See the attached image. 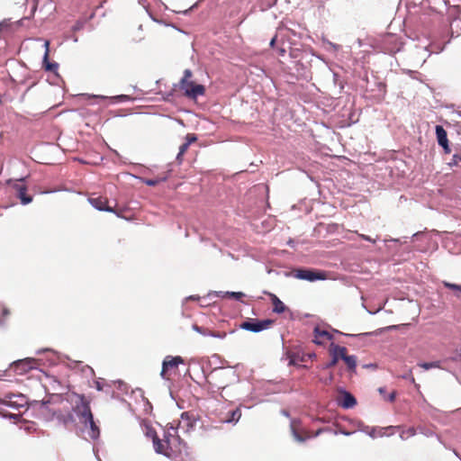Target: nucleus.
<instances>
[{
  "instance_id": "obj_1",
  "label": "nucleus",
  "mask_w": 461,
  "mask_h": 461,
  "mask_svg": "<svg viewBox=\"0 0 461 461\" xmlns=\"http://www.w3.org/2000/svg\"><path fill=\"white\" fill-rule=\"evenodd\" d=\"M40 412L50 420H57L64 426L74 422V416L67 406V402L59 396L51 397L50 400L41 403Z\"/></svg>"
},
{
  "instance_id": "obj_2",
  "label": "nucleus",
  "mask_w": 461,
  "mask_h": 461,
  "mask_svg": "<svg viewBox=\"0 0 461 461\" xmlns=\"http://www.w3.org/2000/svg\"><path fill=\"white\" fill-rule=\"evenodd\" d=\"M193 73L190 69L184 71V76L178 83L179 90L189 99H196L205 94V87L192 80Z\"/></svg>"
},
{
  "instance_id": "obj_3",
  "label": "nucleus",
  "mask_w": 461,
  "mask_h": 461,
  "mask_svg": "<svg viewBox=\"0 0 461 461\" xmlns=\"http://www.w3.org/2000/svg\"><path fill=\"white\" fill-rule=\"evenodd\" d=\"M75 396L77 400L75 401L73 411L78 417L80 422L86 419H91L93 413L90 408V401L83 394L75 393Z\"/></svg>"
},
{
  "instance_id": "obj_4",
  "label": "nucleus",
  "mask_w": 461,
  "mask_h": 461,
  "mask_svg": "<svg viewBox=\"0 0 461 461\" xmlns=\"http://www.w3.org/2000/svg\"><path fill=\"white\" fill-rule=\"evenodd\" d=\"M39 362L36 358L26 357L14 361L9 366V372L14 375H23L32 369L37 368Z\"/></svg>"
},
{
  "instance_id": "obj_5",
  "label": "nucleus",
  "mask_w": 461,
  "mask_h": 461,
  "mask_svg": "<svg viewBox=\"0 0 461 461\" xmlns=\"http://www.w3.org/2000/svg\"><path fill=\"white\" fill-rule=\"evenodd\" d=\"M291 275L294 278L307 280L310 282L327 279V273L325 271L311 268H296L291 272Z\"/></svg>"
},
{
  "instance_id": "obj_6",
  "label": "nucleus",
  "mask_w": 461,
  "mask_h": 461,
  "mask_svg": "<svg viewBox=\"0 0 461 461\" xmlns=\"http://www.w3.org/2000/svg\"><path fill=\"white\" fill-rule=\"evenodd\" d=\"M183 363L184 359L179 356H167L162 363L161 377L169 380L172 375H176L178 366Z\"/></svg>"
},
{
  "instance_id": "obj_7",
  "label": "nucleus",
  "mask_w": 461,
  "mask_h": 461,
  "mask_svg": "<svg viewBox=\"0 0 461 461\" xmlns=\"http://www.w3.org/2000/svg\"><path fill=\"white\" fill-rule=\"evenodd\" d=\"M273 323H274V321L270 320V319H266V320H261V321L256 320V319H251V320L243 321L240 325V328L242 330L252 331V332H259V331H262L264 330L270 328L273 325Z\"/></svg>"
},
{
  "instance_id": "obj_8",
  "label": "nucleus",
  "mask_w": 461,
  "mask_h": 461,
  "mask_svg": "<svg viewBox=\"0 0 461 461\" xmlns=\"http://www.w3.org/2000/svg\"><path fill=\"white\" fill-rule=\"evenodd\" d=\"M10 192L19 198L21 202H32V196L27 194V186L23 179L15 180L9 183Z\"/></svg>"
},
{
  "instance_id": "obj_9",
  "label": "nucleus",
  "mask_w": 461,
  "mask_h": 461,
  "mask_svg": "<svg viewBox=\"0 0 461 461\" xmlns=\"http://www.w3.org/2000/svg\"><path fill=\"white\" fill-rule=\"evenodd\" d=\"M95 207L99 211H106L114 212L119 217L128 219L130 217L126 203H114L113 206H110L109 203H94Z\"/></svg>"
},
{
  "instance_id": "obj_10",
  "label": "nucleus",
  "mask_w": 461,
  "mask_h": 461,
  "mask_svg": "<svg viewBox=\"0 0 461 461\" xmlns=\"http://www.w3.org/2000/svg\"><path fill=\"white\" fill-rule=\"evenodd\" d=\"M151 432H152V441H153V446H154L155 451L158 454H163L167 456H170V453H169L170 441H169V439L166 438V439L160 440L158 438L156 431H151Z\"/></svg>"
},
{
  "instance_id": "obj_11",
  "label": "nucleus",
  "mask_w": 461,
  "mask_h": 461,
  "mask_svg": "<svg viewBox=\"0 0 461 461\" xmlns=\"http://www.w3.org/2000/svg\"><path fill=\"white\" fill-rule=\"evenodd\" d=\"M435 130L438 145L443 148L446 154H449L451 152V149L449 147L446 130L441 125H437Z\"/></svg>"
},
{
  "instance_id": "obj_12",
  "label": "nucleus",
  "mask_w": 461,
  "mask_h": 461,
  "mask_svg": "<svg viewBox=\"0 0 461 461\" xmlns=\"http://www.w3.org/2000/svg\"><path fill=\"white\" fill-rule=\"evenodd\" d=\"M313 334H314L313 342L320 346L325 345L326 342L331 340L333 338L332 335L329 331H327L325 330H321L319 327H316L314 329Z\"/></svg>"
},
{
  "instance_id": "obj_13",
  "label": "nucleus",
  "mask_w": 461,
  "mask_h": 461,
  "mask_svg": "<svg viewBox=\"0 0 461 461\" xmlns=\"http://www.w3.org/2000/svg\"><path fill=\"white\" fill-rule=\"evenodd\" d=\"M339 404L343 408H353L357 404L356 398L348 392L343 391L340 398L338 400Z\"/></svg>"
},
{
  "instance_id": "obj_14",
  "label": "nucleus",
  "mask_w": 461,
  "mask_h": 461,
  "mask_svg": "<svg viewBox=\"0 0 461 461\" xmlns=\"http://www.w3.org/2000/svg\"><path fill=\"white\" fill-rule=\"evenodd\" d=\"M81 423L84 424L86 427L89 426L88 436L92 439H96L99 438L100 429H99V427L95 422L93 415H92L91 419H86L84 421H82Z\"/></svg>"
},
{
  "instance_id": "obj_15",
  "label": "nucleus",
  "mask_w": 461,
  "mask_h": 461,
  "mask_svg": "<svg viewBox=\"0 0 461 461\" xmlns=\"http://www.w3.org/2000/svg\"><path fill=\"white\" fill-rule=\"evenodd\" d=\"M241 417V411L240 408L229 411L224 417L221 418L222 422L231 423L238 422Z\"/></svg>"
},
{
  "instance_id": "obj_16",
  "label": "nucleus",
  "mask_w": 461,
  "mask_h": 461,
  "mask_svg": "<svg viewBox=\"0 0 461 461\" xmlns=\"http://www.w3.org/2000/svg\"><path fill=\"white\" fill-rule=\"evenodd\" d=\"M267 294L274 305L273 311L276 313H283L286 309L284 303L276 294L271 293H267Z\"/></svg>"
},
{
  "instance_id": "obj_17",
  "label": "nucleus",
  "mask_w": 461,
  "mask_h": 461,
  "mask_svg": "<svg viewBox=\"0 0 461 461\" xmlns=\"http://www.w3.org/2000/svg\"><path fill=\"white\" fill-rule=\"evenodd\" d=\"M331 353L332 355H335L338 359L341 358L344 360V358L348 356V349L346 347L332 344Z\"/></svg>"
},
{
  "instance_id": "obj_18",
  "label": "nucleus",
  "mask_w": 461,
  "mask_h": 461,
  "mask_svg": "<svg viewBox=\"0 0 461 461\" xmlns=\"http://www.w3.org/2000/svg\"><path fill=\"white\" fill-rule=\"evenodd\" d=\"M46 46V51L44 55V68L47 71L54 72L58 68L57 63H50L48 62V57H49V41L45 42Z\"/></svg>"
},
{
  "instance_id": "obj_19",
  "label": "nucleus",
  "mask_w": 461,
  "mask_h": 461,
  "mask_svg": "<svg viewBox=\"0 0 461 461\" xmlns=\"http://www.w3.org/2000/svg\"><path fill=\"white\" fill-rule=\"evenodd\" d=\"M287 358L289 359L290 366H297L299 362L304 361L303 357H300L298 353L288 351L286 353Z\"/></svg>"
},
{
  "instance_id": "obj_20",
  "label": "nucleus",
  "mask_w": 461,
  "mask_h": 461,
  "mask_svg": "<svg viewBox=\"0 0 461 461\" xmlns=\"http://www.w3.org/2000/svg\"><path fill=\"white\" fill-rule=\"evenodd\" d=\"M166 180H167V176H158L155 178H143L142 182L144 184H146L147 185L155 186V185H158L159 183L164 182Z\"/></svg>"
},
{
  "instance_id": "obj_21",
  "label": "nucleus",
  "mask_w": 461,
  "mask_h": 461,
  "mask_svg": "<svg viewBox=\"0 0 461 461\" xmlns=\"http://www.w3.org/2000/svg\"><path fill=\"white\" fill-rule=\"evenodd\" d=\"M344 362L346 363L348 368L349 371L351 372H355L356 371V367H357V357L355 356H347L345 358H344Z\"/></svg>"
},
{
  "instance_id": "obj_22",
  "label": "nucleus",
  "mask_w": 461,
  "mask_h": 461,
  "mask_svg": "<svg viewBox=\"0 0 461 461\" xmlns=\"http://www.w3.org/2000/svg\"><path fill=\"white\" fill-rule=\"evenodd\" d=\"M378 392L379 393L383 396V398L385 400V401H388L390 402H394L395 400V396H396V392L395 391H393L390 394L387 395V393L385 391V388L384 387H380L378 389Z\"/></svg>"
},
{
  "instance_id": "obj_23",
  "label": "nucleus",
  "mask_w": 461,
  "mask_h": 461,
  "mask_svg": "<svg viewBox=\"0 0 461 461\" xmlns=\"http://www.w3.org/2000/svg\"><path fill=\"white\" fill-rule=\"evenodd\" d=\"M416 433V430L414 428L411 427L409 428L408 429L406 430H402V433L400 434V438L402 439H407L412 436H414Z\"/></svg>"
},
{
  "instance_id": "obj_24",
  "label": "nucleus",
  "mask_w": 461,
  "mask_h": 461,
  "mask_svg": "<svg viewBox=\"0 0 461 461\" xmlns=\"http://www.w3.org/2000/svg\"><path fill=\"white\" fill-rule=\"evenodd\" d=\"M398 427L394 426H389L386 428H382L379 429V436H384V435H393L394 432L393 430L397 429Z\"/></svg>"
},
{
  "instance_id": "obj_25",
  "label": "nucleus",
  "mask_w": 461,
  "mask_h": 461,
  "mask_svg": "<svg viewBox=\"0 0 461 461\" xmlns=\"http://www.w3.org/2000/svg\"><path fill=\"white\" fill-rule=\"evenodd\" d=\"M226 296L230 298H233L238 301H242V298L245 297V294L241 292H227Z\"/></svg>"
},
{
  "instance_id": "obj_26",
  "label": "nucleus",
  "mask_w": 461,
  "mask_h": 461,
  "mask_svg": "<svg viewBox=\"0 0 461 461\" xmlns=\"http://www.w3.org/2000/svg\"><path fill=\"white\" fill-rule=\"evenodd\" d=\"M5 398L8 400H5V402H8L10 405H23V403L12 400L13 398H19L20 400L23 401V399L21 395H6Z\"/></svg>"
},
{
  "instance_id": "obj_27",
  "label": "nucleus",
  "mask_w": 461,
  "mask_h": 461,
  "mask_svg": "<svg viewBox=\"0 0 461 461\" xmlns=\"http://www.w3.org/2000/svg\"><path fill=\"white\" fill-rule=\"evenodd\" d=\"M189 149V145L188 143H185L184 142L180 147H179V152L176 156V159L177 160H182V157L184 156V154L187 151V149Z\"/></svg>"
},
{
  "instance_id": "obj_28",
  "label": "nucleus",
  "mask_w": 461,
  "mask_h": 461,
  "mask_svg": "<svg viewBox=\"0 0 461 461\" xmlns=\"http://www.w3.org/2000/svg\"><path fill=\"white\" fill-rule=\"evenodd\" d=\"M419 366L422 367L425 370H428L433 367H438V364L437 362L420 363Z\"/></svg>"
},
{
  "instance_id": "obj_29",
  "label": "nucleus",
  "mask_w": 461,
  "mask_h": 461,
  "mask_svg": "<svg viewBox=\"0 0 461 461\" xmlns=\"http://www.w3.org/2000/svg\"><path fill=\"white\" fill-rule=\"evenodd\" d=\"M443 285L447 288H449V289H452V290L461 291V285H459L452 284V283H449V282H447V281H444Z\"/></svg>"
},
{
  "instance_id": "obj_30",
  "label": "nucleus",
  "mask_w": 461,
  "mask_h": 461,
  "mask_svg": "<svg viewBox=\"0 0 461 461\" xmlns=\"http://www.w3.org/2000/svg\"><path fill=\"white\" fill-rule=\"evenodd\" d=\"M197 140V138L195 136V134L194 133H188L185 137V143H188V145L190 146L192 143L195 142Z\"/></svg>"
},
{
  "instance_id": "obj_31",
  "label": "nucleus",
  "mask_w": 461,
  "mask_h": 461,
  "mask_svg": "<svg viewBox=\"0 0 461 461\" xmlns=\"http://www.w3.org/2000/svg\"><path fill=\"white\" fill-rule=\"evenodd\" d=\"M461 163V155L455 154L452 158V161L449 163L450 166H458Z\"/></svg>"
},
{
  "instance_id": "obj_32",
  "label": "nucleus",
  "mask_w": 461,
  "mask_h": 461,
  "mask_svg": "<svg viewBox=\"0 0 461 461\" xmlns=\"http://www.w3.org/2000/svg\"><path fill=\"white\" fill-rule=\"evenodd\" d=\"M112 99H115L118 101H128V100H130V96L126 95H120L112 97Z\"/></svg>"
},
{
  "instance_id": "obj_33",
  "label": "nucleus",
  "mask_w": 461,
  "mask_h": 461,
  "mask_svg": "<svg viewBox=\"0 0 461 461\" xmlns=\"http://www.w3.org/2000/svg\"><path fill=\"white\" fill-rule=\"evenodd\" d=\"M402 377L405 379H410L411 382L413 383L417 387L419 386V384H417L415 382V378L413 377L411 371H410L409 374L403 375Z\"/></svg>"
},
{
  "instance_id": "obj_34",
  "label": "nucleus",
  "mask_w": 461,
  "mask_h": 461,
  "mask_svg": "<svg viewBox=\"0 0 461 461\" xmlns=\"http://www.w3.org/2000/svg\"><path fill=\"white\" fill-rule=\"evenodd\" d=\"M181 419H182V421L186 420L187 421V425L190 424V417H189V413L188 412L182 413Z\"/></svg>"
},
{
  "instance_id": "obj_35",
  "label": "nucleus",
  "mask_w": 461,
  "mask_h": 461,
  "mask_svg": "<svg viewBox=\"0 0 461 461\" xmlns=\"http://www.w3.org/2000/svg\"><path fill=\"white\" fill-rule=\"evenodd\" d=\"M359 236H360V238H361L362 240H367V241H370V242H372V243H375V241H376V240H374V239H372L371 237L366 236V235H365V234H360Z\"/></svg>"
},
{
  "instance_id": "obj_36",
  "label": "nucleus",
  "mask_w": 461,
  "mask_h": 461,
  "mask_svg": "<svg viewBox=\"0 0 461 461\" xmlns=\"http://www.w3.org/2000/svg\"><path fill=\"white\" fill-rule=\"evenodd\" d=\"M83 25H84V22H82V21H77V22L76 23V24L74 25V30H75V31L80 30V29H82Z\"/></svg>"
},
{
  "instance_id": "obj_37",
  "label": "nucleus",
  "mask_w": 461,
  "mask_h": 461,
  "mask_svg": "<svg viewBox=\"0 0 461 461\" xmlns=\"http://www.w3.org/2000/svg\"><path fill=\"white\" fill-rule=\"evenodd\" d=\"M211 335H212V336H213V337H217V338H220V339H223V338H225L226 333H225V332H222V333H220V332H217V333H216V332H212Z\"/></svg>"
},
{
  "instance_id": "obj_38",
  "label": "nucleus",
  "mask_w": 461,
  "mask_h": 461,
  "mask_svg": "<svg viewBox=\"0 0 461 461\" xmlns=\"http://www.w3.org/2000/svg\"><path fill=\"white\" fill-rule=\"evenodd\" d=\"M338 360H339L338 357H335V355H333L332 360L330 361V363L327 366L330 367V366H335L337 364Z\"/></svg>"
},
{
  "instance_id": "obj_39",
  "label": "nucleus",
  "mask_w": 461,
  "mask_h": 461,
  "mask_svg": "<svg viewBox=\"0 0 461 461\" xmlns=\"http://www.w3.org/2000/svg\"><path fill=\"white\" fill-rule=\"evenodd\" d=\"M155 431L151 427H146V435L152 438V432Z\"/></svg>"
},
{
  "instance_id": "obj_40",
  "label": "nucleus",
  "mask_w": 461,
  "mask_h": 461,
  "mask_svg": "<svg viewBox=\"0 0 461 461\" xmlns=\"http://www.w3.org/2000/svg\"><path fill=\"white\" fill-rule=\"evenodd\" d=\"M276 41V35H275V36L271 39L270 43H269L270 47H272V48H273V47L275 46Z\"/></svg>"
},
{
  "instance_id": "obj_41",
  "label": "nucleus",
  "mask_w": 461,
  "mask_h": 461,
  "mask_svg": "<svg viewBox=\"0 0 461 461\" xmlns=\"http://www.w3.org/2000/svg\"><path fill=\"white\" fill-rule=\"evenodd\" d=\"M294 437L298 441H303V438L296 432H294Z\"/></svg>"
},
{
  "instance_id": "obj_42",
  "label": "nucleus",
  "mask_w": 461,
  "mask_h": 461,
  "mask_svg": "<svg viewBox=\"0 0 461 461\" xmlns=\"http://www.w3.org/2000/svg\"><path fill=\"white\" fill-rule=\"evenodd\" d=\"M88 202L95 203V202H100V201H99V198H89Z\"/></svg>"
},
{
  "instance_id": "obj_43",
  "label": "nucleus",
  "mask_w": 461,
  "mask_h": 461,
  "mask_svg": "<svg viewBox=\"0 0 461 461\" xmlns=\"http://www.w3.org/2000/svg\"><path fill=\"white\" fill-rule=\"evenodd\" d=\"M285 50L284 49H281V50H280V54H281V55H284V53H285Z\"/></svg>"
},
{
  "instance_id": "obj_44",
  "label": "nucleus",
  "mask_w": 461,
  "mask_h": 461,
  "mask_svg": "<svg viewBox=\"0 0 461 461\" xmlns=\"http://www.w3.org/2000/svg\"><path fill=\"white\" fill-rule=\"evenodd\" d=\"M98 98H102V99H104L106 98L105 96H97Z\"/></svg>"
}]
</instances>
